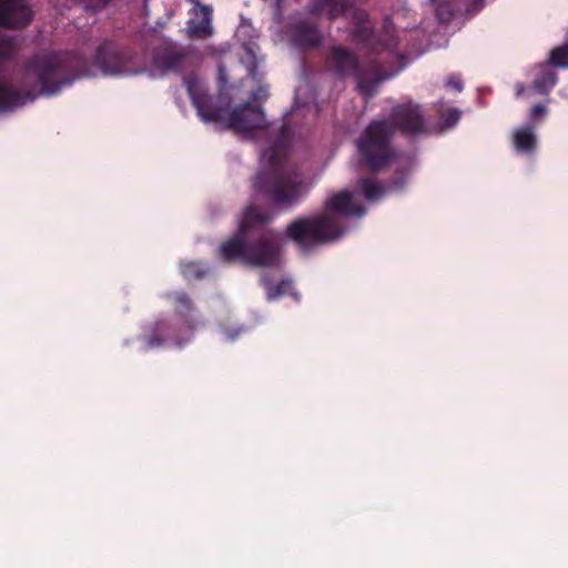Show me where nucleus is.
<instances>
[{
	"mask_svg": "<svg viewBox=\"0 0 568 568\" xmlns=\"http://www.w3.org/2000/svg\"><path fill=\"white\" fill-rule=\"evenodd\" d=\"M16 43L11 38H0V63L16 54ZM93 75L92 65L78 52H43L32 55L26 63L21 93L0 79V112L12 111L24 105L26 100L36 95H54L62 87L77 78Z\"/></svg>",
	"mask_w": 568,
	"mask_h": 568,
	"instance_id": "obj_1",
	"label": "nucleus"
},
{
	"mask_svg": "<svg viewBox=\"0 0 568 568\" xmlns=\"http://www.w3.org/2000/svg\"><path fill=\"white\" fill-rule=\"evenodd\" d=\"M288 151L290 129L283 124L274 142L263 151L270 168L257 173L252 181L253 189L280 209L298 205L310 191L302 170L287 160Z\"/></svg>",
	"mask_w": 568,
	"mask_h": 568,
	"instance_id": "obj_2",
	"label": "nucleus"
},
{
	"mask_svg": "<svg viewBox=\"0 0 568 568\" xmlns=\"http://www.w3.org/2000/svg\"><path fill=\"white\" fill-rule=\"evenodd\" d=\"M365 214V206L352 192L342 190L327 197L322 213L300 216L288 223L285 236L303 248L331 243L344 235L346 219H361Z\"/></svg>",
	"mask_w": 568,
	"mask_h": 568,
	"instance_id": "obj_3",
	"label": "nucleus"
},
{
	"mask_svg": "<svg viewBox=\"0 0 568 568\" xmlns=\"http://www.w3.org/2000/svg\"><path fill=\"white\" fill-rule=\"evenodd\" d=\"M310 12L313 16H326L328 20L352 14L354 29L353 41L369 57L379 54L383 51L394 52L397 49V40L389 30L390 21H384V34L377 36L368 13L362 9H355L347 0H312Z\"/></svg>",
	"mask_w": 568,
	"mask_h": 568,
	"instance_id": "obj_4",
	"label": "nucleus"
},
{
	"mask_svg": "<svg viewBox=\"0 0 568 568\" xmlns=\"http://www.w3.org/2000/svg\"><path fill=\"white\" fill-rule=\"evenodd\" d=\"M393 138L388 120L371 121L355 141L358 166L371 173L381 172L389 166L397 156Z\"/></svg>",
	"mask_w": 568,
	"mask_h": 568,
	"instance_id": "obj_5",
	"label": "nucleus"
},
{
	"mask_svg": "<svg viewBox=\"0 0 568 568\" xmlns=\"http://www.w3.org/2000/svg\"><path fill=\"white\" fill-rule=\"evenodd\" d=\"M325 68L339 80L355 79L359 92L367 97L373 95L385 79L379 74L381 62L371 58L368 65H365L359 62L355 52L342 45H333L327 50Z\"/></svg>",
	"mask_w": 568,
	"mask_h": 568,
	"instance_id": "obj_6",
	"label": "nucleus"
},
{
	"mask_svg": "<svg viewBox=\"0 0 568 568\" xmlns=\"http://www.w3.org/2000/svg\"><path fill=\"white\" fill-rule=\"evenodd\" d=\"M392 134L398 131L405 136H419L428 132V123L422 105L413 100L392 106L388 118Z\"/></svg>",
	"mask_w": 568,
	"mask_h": 568,
	"instance_id": "obj_7",
	"label": "nucleus"
},
{
	"mask_svg": "<svg viewBox=\"0 0 568 568\" xmlns=\"http://www.w3.org/2000/svg\"><path fill=\"white\" fill-rule=\"evenodd\" d=\"M134 51L128 47H120L112 41L101 43L94 54L93 65L103 74H133Z\"/></svg>",
	"mask_w": 568,
	"mask_h": 568,
	"instance_id": "obj_8",
	"label": "nucleus"
},
{
	"mask_svg": "<svg viewBox=\"0 0 568 568\" xmlns=\"http://www.w3.org/2000/svg\"><path fill=\"white\" fill-rule=\"evenodd\" d=\"M281 255L278 235L273 230L263 231L260 236L248 242L247 264L253 266H273Z\"/></svg>",
	"mask_w": 568,
	"mask_h": 568,
	"instance_id": "obj_9",
	"label": "nucleus"
},
{
	"mask_svg": "<svg viewBox=\"0 0 568 568\" xmlns=\"http://www.w3.org/2000/svg\"><path fill=\"white\" fill-rule=\"evenodd\" d=\"M184 83L191 102L200 118L204 122L222 123L227 106L220 103V98L209 95L205 91L197 88L195 80L192 78H184Z\"/></svg>",
	"mask_w": 568,
	"mask_h": 568,
	"instance_id": "obj_10",
	"label": "nucleus"
},
{
	"mask_svg": "<svg viewBox=\"0 0 568 568\" xmlns=\"http://www.w3.org/2000/svg\"><path fill=\"white\" fill-rule=\"evenodd\" d=\"M266 124L263 109L251 102L236 106L226 119L227 128L241 133L263 129Z\"/></svg>",
	"mask_w": 568,
	"mask_h": 568,
	"instance_id": "obj_11",
	"label": "nucleus"
},
{
	"mask_svg": "<svg viewBox=\"0 0 568 568\" xmlns=\"http://www.w3.org/2000/svg\"><path fill=\"white\" fill-rule=\"evenodd\" d=\"M34 13L26 0H0V28L18 30L28 27Z\"/></svg>",
	"mask_w": 568,
	"mask_h": 568,
	"instance_id": "obj_12",
	"label": "nucleus"
},
{
	"mask_svg": "<svg viewBox=\"0 0 568 568\" xmlns=\"http://www.w3.org/2000/svg\"><path fill=\"white\" fill-rule=\"evenodd\" d=\"M187 58V51L172 41H165L154 48L152 63L162 73L181 72Z\"/></svg>",
	"mask_w": 568,
	"mask_h": 568,
	"instance_id": "obj_13",
	"label": "nucleus"
},
{
	"mask_svg": "<svg viewBox=\"0 0 568 568\" xmlns=\"http://www.w3.org/2000/svg\"><path fill=\"white\" fill-rule=\"evenodd\" d=\"M288 42L300 51L316 49L322 43V34L315 23L297 20L286 26Z\"/></svg>",
	"mask_w": 568,
	"mask_h": 568,
	"instance_id": "obj_14",
	"label": "nucleus"
},
{
	"mask_svg": "<svg viewBox=\"0 0 568 568\" xmlns=\"http://www.w3.org/2000/svg\"><path fill=\"white\" fill-rule=\"evenodd\" d=\"M195 4L194 17L187 21V36L191 39H206L214 33L212 26L213 10L207 4L193 1Z\"/></svg>",
	"mask_w": 568,
	"mask_h": 568,
	"instance_id": "obj_15",
	"label": "nucleus"
},
{
	"mask_svg": "<svg viewBox=\"0 0 568 568\" xmlns=\"http://www.w3.org/2000/svg\"><path fill=\"white\" fill-rule=\"evenodd\" d=\"M273 221L270 211L264 210L255 204L248 205L242 213L239 230L250 236V233L257 229H263Z\"/></svg>",
	"mask_w": 568,
	"mask_h": 568,
	"instance_id": "obj_16",
	"label": "nucleus"
},
{
	"mask_svg": "<svg viewBox=\"0 0 568 568\" xmlns=\"http://www.w3.org/2000/svg\"><path fill=\"white\" fill-rule=\"evenodd\" d=\"M166 298L172 302L175 314L181 317L189 328H195L197 321L194 317L195 305L190 295L182 291L166 293Z\"/></svg>",
	"mask_w": 568,
	"mask_h": 568,
	"instance_id": "obj_17",
	"label": "nucleus"
},
{
	"mask_svg": "<svg viewBox=\"0 0 568 568\" xmlns=\"http://www.w3.org/2000/svg\"><path fill=\"white\" fill-rule=\"evenodd\" d=\"M248 235L241 230L221 246V254L225 261L241 260L247 264Z\"/></svg>",
	"mask_w": 568,
	"mask_h": 568,
	"instance_id": "obj_18",
	"label": "nucleus"
},
{
	"mask_svg": "<svg viewBox=\"0 0 568 568\" xmlns=\"http://www.w3.org/2000/svg\"><path fill=\"white\" fill-rule=\"evenodd\" d=\"M173 337L171 323L166 320H160L153 324L150 333L145 335V342L149 347H158L164 342L173 339Z\"/></svg>",
	"mask_w": 568,
	"mask_h": 568,
	"instance_id": "obj_19",
	"label": "nucleus"
},
{
	"mask_svg": "<svg viewBox=\"0 0 568 568\" xmlns=\"http://www.w3.org/2000/svg\"><path fill=\"white\" fill-rule=\"evenodd\" d=\"M355 192L361 193L366 201L374 202L383 197L385 186L374 178H359L355 185Z\"/></svg>",
	"mask_w": 568,
	"mask_h": 568,
	"instance_id": "obj_20",
	"label": "nucleus"
},
{
	"mask_svg": "<svg viewBox=\"0 0 568 568\" xmlns=\"http://www.w3.org/2000/svg\"><path fill=\"white\" fill-rule=\"evenodd\" d=\"M262 283L266 288L268 301H274L287 294H291L295 300H298V294L294 292V286L291 280H282L276 285H273L270 280L263 277Z\"/></svg>",
	"mask_w": 568,
	"mask_h": 568,
	"instance_id": "obj_21",
	"label": "nucleus"
},
{
	"mask_svg": "<svg viewBox=\"0 0 568 568\" xmlns=\"http://www.w3.org/2000/svg\"><path fill=\"white\" fill-rule=\"evenodd\" d=\"M515 149L525 154H530L535 151L537 141L536 136L530 128H523L514 134Z\"/></svg>",
	"mask_w": 568,
	"mask_h": 568,
	"instance_id": "obj_22",
	"label": "nucleus"
},
{
	"mask_svg": "<svg viewBox=\"0 0 568 568\" xmlns=\"http://www.w3.org/2000/svg\"><path fill=\"white\" fill-rule=\"evenodd\" d=\"M557 83V74L549 67H541L534 79V88L541 94H548Z\"/></svg>",
	"mask_w": 568,
	"mask_h": 568,
	"instance_id": "obj_23",
	"label": "nucleus"
},
{
	"mask_svg": "<svg viewBox=\"0 0 568 568\" xmlns=\"http://www.w3.org/2000/svg\"><path fill=\"white\" fill-rule=\"evenodd\" d=\"M180 272L186 281L202 280L209 273V267L201 262H181Z\"/></svg>",
	"mask_w": 568,
	"mask_h": 568,
	"instance_id": "obj_24",
	"label": "nucleus"
},
{
	"mask_svg": "<svg viewBox=\"0 0 568 568\" xmlns=\"http://www.w3.org/2000/svg\"><path fill=\"white\" fill-rule=\"evenodd\" d=\"M549 61L554 67L568 68V45L552 49Z\"/></svg>",
	"mask_w": 568,
	"mask_h": 568,
	"instance_id": "obj_25",
	"label": "nucleus"
},
{
	"mask_svg": "<svg viewBox=\"0 0 568 568\" xmlns=\"http://www.w3.org/2000/svg\"><path fill=\"white\" fill-rule=\"evenodd\" d=\"M460 118V112L457 109H452L443 114V124L445 128H450L455 125Z\"/></svg>",
	"mask_w": 568,
	"mask_h": 568,
	"instance_id": "obj_26",
	"label": "nucleus"
},
{
	"mask_svg": "<svg viewBox=\"0 0 568 568\" xmlns=\"http://www.w3.org/2000/svg\"><path fill=\"white\" fill-rule=\"evenodd\" d=\"M446 87L460 92L463 90V81L458 75L452 74L447 78Z\"/></svg>",
	"mask_w": 568,
	"mask_h": 568,
	"instance_id": "obj_27",
	"label": "nucleus"
},
{
	"mask_svg": "<svg viewBox=\"0 0 568 568\" xmlns=\"http://www.w3.org/2000/svg\"><path fill=\"white\" fill-rule=\"evenodd\" d=\"M268 97V91L266 87H258L251 94V100L254 102L265 101Z\"/></svg>",
	"mask_w": 568,
	"mask_h": 568,
	"instance_id": "obj_28",
	"label": "nucleus"
},
{
	"mask_svg": "<svg viewBox=\"0 0 568 568\" xmlns=\"http://www.w3.org/2000/svg\"><path fill=\"white\" fill-rule=\"evenodd\" d=\"M546 113L547 108L541 103L535 104L530 110V116L535 120L544 116Z\"/></svg>",
	"mask_w": 568,
	"mask_h": 568,
	"instance_id": "obj_29",
	"label": "nucleus"
},
{
	"mask_svg": "<svg viewBox=\"0 0 568 568\" xmlns=\"http://www.w3.org/2000/svg\"><path fill=\"white\" fill-rule=\"evenodd\" d=\"M436 14L440 22L448 21L450 19V17L453 16L450 10H448V9L446 10L445 6L437 7Z\"/></svg>",
	"mask_w": 568,
	"mask_h": 568,
	"instance_id": "obj_30",
	"label": "nucleus"
},
{
	"mask_svg": "<svg viewBox=\"0 0 568 568\" xmlns=\"http://www.w3.org/2000/svg\"><path fill=\"white\" fill-rule=\"evenodd\" d=\"M240 334V331L235 332V333H230L227 332V338L233 341L235 339V337Z\"/></svg>",
	"mask_w": 568,
	"mask_h": 568,
	"instance_id": "obj_31",
	"label": "nucleus"
},
{
	"mask_svg": "<svg viewBox=\"0 0 568 568\" xmlns=\"http://www.w3.org/2000/svg\"><path fill=\"white\" fill-rule=\"evenodd\" d=\"M479 0H474V3L477 4ZM484 0H480V6H483Z\"/></svg>",
	"mask_w": 568,
	"mask_h": 568,
	"instance_id": "obj_32",
	"label": "nucleus"
}]
</instances>
